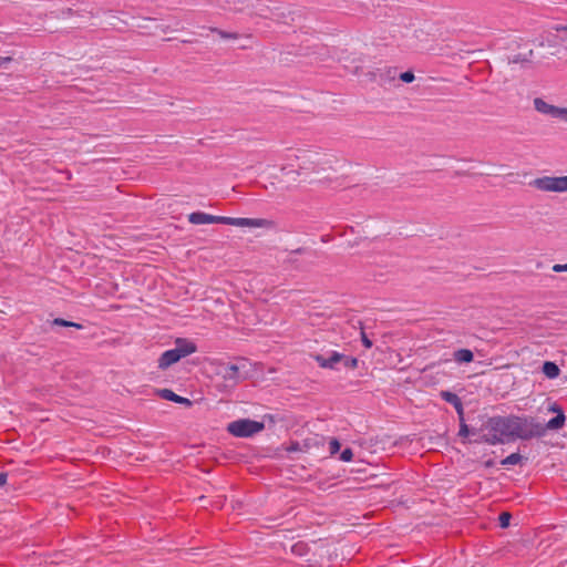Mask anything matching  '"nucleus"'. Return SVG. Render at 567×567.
Wrapping results in <instances>:
<instances>
[{
	"instance_id": "29",
	"label": "nucleus",
	"mask_w": 567,
	"mask_h": 567,
	"mask_svg": "<svg viewBox=\"0 0 567 567\" xmlns=\"http://www.w3.org/2000/svg\"><path fill=\"white\" fill-rule=\"evenodd\" d=\"M7 480H8V474L1 472L0 473V486H3L7 483Z\"/></svg>"
},
{
	"instance_id": "5",
	"label": "nucleus",
	"mask_w": 567,
	"mask_h": 567,
	"mask_svg": "<svg viewBox=\"0 0 567 567\" xmlns=\"http://www.w3.org/2000/svg\"><path fill=\"white\" fill-rule=\"evenodd\" d=\"M265 424L250 419H241L230 422L227 426L228 432L236 437H249L261 432Z\"/></svg>"
},
{
	"instance_id": "18",
	"label": "nucleus",
	"mask_w": 567,
	"mask_h": 567,
	"mask_svg": "<svg viewBox=\"0 0 567 567\" xmlns=\"http://www.w3.org/2000/svg\"><path fill=\"white\" fill-rule=\"evenodd\" d=\"M358 363H359V361H358L357 358L343 354V359L341 361V364L346 369L354 370V369L358 368Z\"/></svg>"
},
{
	"instance_id": "30",
	"label": "nucleus",
	"mask_w": 567,
	"mask_h": 567,
	"mask_svg": "<svg viewBox=\"0 0 567 567\" xmlns=\"http://www.w3.org/2000/svg\"><path fill=\"white\" fill-rule=\"evenodd\" d=\"M302 251H303V248H298V249H296L293 252H296V254H301Z\"/></svg>"
},
{
	"instance_id": "20",
	"label": "nucleus",
	"mask_w": 567,
	"mask_h": 567,
	"mask_svg": "<svg viewBox=\"0 0 567 567\" xmlns=\"http://www.w3.org/2000/svg\"><path fill=\"white\" fill-rule=\"evenodd\" d=\"M210 30H212V32L217 33L223 39H238L237 33L226 32V31L217 29V28H212Z\"/></svg>"
},
{
	"instance_id": "14",
	"label": "nucleus",
	"mask_w": 567,
	"mask_h": 567,
	"mask_svg": "<svg viewBox=\"0 0 567 567\" xmlns=\"http://www.w3.org/2000/svg\"><path fill=\"white\" fill-rule=\"evenodd\" d=\"M453 358L457 363H470L474 360V354L470 349H458L454 351Z\"/></svg>"
},
{
	"instance_id": "23",
	"label": "nucleus",
	"mask_w": 567,
	"mask_h": 567,
	"mask_svg": "<svg viewBox=\"0 0 567 567\" xmlns=\"http://www.w3.org/2000/svg\"><path fill=\"white\" fill-rule=\"evenodd\" d=\"M415 79L414 73L412 71H406L400 74V80L404 83H411Z\"/></svg>"
},
{
	"instance_id": "4",
	"label": "nucleus",
	"mask_w": 567,
	"mask_h": 567,
	"mask_svg": "<svg viewBox=\"0 0 567 567\" xmlns=\"http://www.w3.org/2000/svg\"><path fill=\"white\" fill-rule=\"evenodd\" d=\"M251 363L249 360L240 358L235 363H223L219 365L218 375L225 381L226 385L235 386L250 377Z\"/></svg>"
},
{
	"instance_id": "16",
	"label": "nucleus",
	"mask_w": 567,
	"mask_h": 567,
	"mask_svg": "<svg viewBox=\"0 0 567 567\" xmlns=\"http://www.w3.org/2000/svg\"><path fill=\"white\" fill-rule=\"evenodd\" d=\"M460 420V430L458 435L462 437H467L470 434H481L478 430L470 429L468 425L465 422L464 414L462 416H458Z\"/></svg>"
},
{
	"instance_id": "25",
	"label": "nucleus",
	"mask_w": 567,
	"mask_h": 567,
	"mask_svg": "<svg viewBox=\"0 0 567 567\" xmlns=\"http://www.w3.org/2000/svg\"><path fill=\"white\" fill-rule=\"evenodd\" d=\"M361 341H362V344L365 347V348H371L372 347V341L368 338V336L362 331L361 332Z\"/></svg>"
},
{
	"instance_id": "21",
	"label": "nucleus",
	"mask_w": 567,
	"mask_h": 567,
	"mask_svg": "<svg viewBox=\"0 0 567 567\" xmlns=\"http://www.w3.org/2000/svg\"><path fill=\"white\" fill-rule=\"evenodd\" d=\"M512 516L509 513L507 512H503L499 514V517H498V520H499V526L505 528L509 525V520H511Z\"/></svg>"
},
{
	"instance_id": "26",
	"label": "nucleus",
	"mask_w": 567,
	"mask_h": 567,
	"mask_svg": "<svg viewBox=\"0 0 567 567\" xmlns=\"http://www.w3.org/2000/svg\"><path fill=\"white\" fill-rule=\"evenodd\" d=\"M553 270L555 272H564V271H567V262L564 264V265H560V264H556L553 266Z\"/></svg>"
},
{
	"instance_id": "15",
	"label": "nucleus",
	"mask_w": 567,
	"mask_h": 567,
	"mask_svg": "<svg viewBox=\"0 0 567 567\" xmlns=\"http://www.w3.org/2000/svg\"><path fill=\"white\" fill-rule=\"evenodd\" d=\"M542 371L548 379H555L560 373L558 365L551 361L544 362Z\"/></svg>"
},
{
	"instance_id": "19",
	"label": "nucleus",
	"mask_w": 567,
	"mask_h": 567,
	"mask_svg": "<svg viewBox=\"0 0 567 567\" xmlns=\"http://www.w3.org/2000/svg\"><path fill=\"white\" fill-rule=\"evenodd\" d=\"M54 326H61V327H72V328H76V329H82L83 326L78 323V322H73V321H68V320H64L62 318H56L53 320L52 322Z\"/></svg>"
},
{
	"instance_id": "17",
	"label": "nucleus",
	"mask_w": 567,
	"mask_h": 567,
	"mask_svg": "<svg viewBox=\"0 0 567 567\" xmlns=\"http://www.w3.org/2000/svg\"><path fill=\"white\" fill-rule=\"evenodd\" d=\"M523 456L519 453H512L501 461L502 465H516L520 463Z\"/></svg>"
},
{
	"instance_id": "33",
	"label": "nucleus",
	"mask_w": 567,
	"mask_h": 567,
	"mask_svg": "<svg viewBox=\"0 0 567 567\" xmlns=\"http://www.w3.org/2000/svg\"><path fill=\"white\" fill-rule=\"evenodd\" d=\"M518 61H520V58L514 59V62H518Z\"/></svg>"
},
{
	"instance_id": "3",
	"label": "nucleus",
	"mask_w": 567,
	"mask_h": 567,
	"mask_svg": "<svg viewBox=\"0 0 567 567\" xmlns=\"http://www.w3.org/2000/svg\"><path fill=\"white\" fill-rule=\"evenodd\" d=\"M509 416L512 440H529L533 437H542L547 433L546 427H544L543 424L537 422L534 417L517 415Z\"/></svg>"
},
{
	"instance_id": "27",
	"label": "nucleus",
	"mask_w": 567,
	"mask_h": 567,
	"mask_svg": "<svg viewBox=\"0 0 567 567\" xmlns=\"http://www.w3.org/2000/svg\"><path fill=\"white\" fill-rule=\"evenodd\" d=\"M556 32H567V24H557L554 27Z\"/></svg>"
},
{
	"instance_id": "8",
	"label": "nucleus",
	"mask_w": 567,
	"mask_h": 567,
	"mask_svg": "<svg viewBox=\"0 0 567 567\" xmlns=\"http://www.w3.org/2000/svg\"><path fill=\"white\" fill-rule=\"evenodd\" d=\"M534 107L537 112L542 114H547L553 117L560 118L567 123V107H559L551 104H548L540 97H536L534 100Z\"/></svg>"
},
{
	"instance_id": "32",
	"label": "nucleus",
	"mask_w": 567,
	"mask_h": 567,
	"mask_svg": "<svg viewBox=\"0 0 567 567\" xmlns=\"http://www.w3.org/2000/svg\"><path fill=\"white\" fill-rule=\"evenodd\" d=\"M518 61H520V58L514 59V62H518Z\"/></svg>"
},
{
	"instance_id": "11",
	"label": "nucleus",
	"mask_w": 567,
	"mask_h": 567,
	"mask_svg": "<svg viewBox=\"0 0 567 567\" xmlns=\"http://www.w3.org/2000/svg\"><path fill=\"white\" fill-rule=\"evenodd\" d=\"M181 359V354H178L175 349H169L161 354L158 359V368L165 370L172 364L178 362Z\"/></svg>"
},
{
	"instance_id": "12",
	"label": "nucleus",
	"mask_w": 567,
	"mask_h": 567,
	"mask_svg": "<svg viewBox=\"0 0 567 567\" xmlns=\"http://www.w3.org/2000/svg\"><path fill=\"white\" fill-rule=\"evenodd\" d=\"M157 394L159 395V398H162L164 400L172 401V402L183 404L186 406H190L193 404L189 399L181 396L169 389L157 390Z\"/></svg>"
},
{
	"instance_id": "13",
	"label": "nucleus",
	"mask_w": 567,
	"mask_h": 567,
	"mask_svg": "<svg viewBox=\"0 0 567 567\" xmlns=\"http://www.w3.org/2000/svg\"><path fill=\"white\" fill-rule=\"evenodd\" d=\"M441 398L452 404L454 406V409L456 410V413L458 416H462L463 413H464V408H463V403H462V400L458 398L457 394L453 393V392H450V391H442L441 392Z\"/></svg>"
},
{
	"instance_id": "28",
	"label": "nucleus",
	"mask_w": 567,
	"mask_h": 567,
	"mask_svg": "<svg viewBox=\"0 0 567 567\" xmlns=\"http://www.w3.org/2000/svg\"><path fill=\"white\" fill-rule=\"evenodd\" d=\"M12 61L11 56H0V66H3Z\"/></svg>"
},
{
	"instance_id": "31",
	"label": "nucleus",
	"mask_w": 567,
	"mask_h": 567,
	"mask_svg": "<svg viewBox=\"0 0 567 567\" xmlns=\"http://www.w3.org/2000/svg\"><path fill=\"white\" fill-rule=\"evenodd\" d=\"M300 168H302V169H309V167H307V166H305V165H303V166H300Z\"/></svg>"
},
{
	"instance_id": "2",
	"label": "nucleus",
	"mask_w": 567,
	"mask_h": 567,
	"mask_svg": "<svg viewBox=\"0 0 567 567\" xmlns=\"http://www.w3.org/2000/svg\"><path fill=\"white\" fill-rule=\"evenodd\" d=\"M480 440L476 442L487 443L489 445L504 444L512 441L511 416L488 417L478 429Z\"/></svg>"
},
{
	"instance_id": "22",
	"label": "nucleus",
	"mask_w": 567,
	"mask_h": 567,
	"mask_svg": "<svg viewBox=\"0 0 567 567\" xmlns=\"http://www.w3.org/2000/svg\"><path fill=\"white\" fill-rule=\"evenodd\" d=\"M353 458V451L350 447L344 449L340 454V460L343 462H350Z\"/></svg>"
},
{
	"instance_id": "9",
	"label": "nucleus",
	"mask_w": 567,
	"mask_h": 567,
	"mask_svg": "<svg viewBox=\"0 0 567 567\" xmlns=\"http://www.w3.org/2000/svg\"><path fill=\"white\" fill-rule=\"evenodd\" d=\"M547 410H548V412L556 413V416L551 417L546 424H543V426L546 427V432L548 430L557 431V430H560L561 427H564L566 416H565V413H564L563 409L560 408V405H558L556 402H554V403L549 404Z\"/></svg>"
},
{
	"instance_id": "7",
	"label": "nucleus",
	"mask_w": 567,
	"mask_h": 567,
	"mask_svg": "<svg viewBox=\"0 0 567 567\" xmlns=\"http://www.w3.org/2000/svg\"><path fill=\"white\" fill-rule=\"evenodd\" d=\"M310 357L322 369L338 370L339 369L338 364H341V361L343 359V353L332 350L324 354H321V353L310 354Z\"/></svg>"
},
{
	"instance_id": "10",
	"label": "nucleus",
	"mask_w": 567,
	"mask_h": 567,
	"mask_svg": "<svg viewBox=\"0 0 567 567\" xmlns=\"http://www.w3.org/2000/svg\"><path fill=\"white\" fill-rule=\"evenodd\" d=\"M174 349L178 352V354H181L182 359L197 351L196 344L193 341L184 338L176 339Z\"/></svg>"
},
{
	"instance_id": "6",
	"label": "nucleus",
	"mask_w": 567,
	"mask_h": 567,
	"mask_svg": "<svg viewBox=\"0 0 567 567\" xmlns=\"http://www.w3.org/2000/svg\"><path fill=\"white\" fill-rule=\"evenodd\" d=\"M530 186L542 192H567V176H543L529 183Z\"/></svg>"
},
{
	"instance_id": "1",
	"label": "nucleus",
	"mask_w": 567,
	"mask_h": 567,
	"mask_svg": "<svg viewBox=\"0 0 567 567\" xmlns=\"http://www.w3.org/2000/svg\"><path fill=\"white\" fill-rule=\"evenodd\" d=\"M188 221L193 225L223 224L238 227L272 228L274 221L265 218H243L215 216L204 212H194L188 215Z\"/></svg>"
},
{
	"instance_id": "24",
	"label": "nucleus",
	"mask_w": 567,
	"mask_h": 567,
	"mask_svg": "<svg viewBox=\"0 0 567 567\" xmlns=\"http://www.w3.org/2000/svg\"><path fill=\"white\" fill-rule=\"evenodd\" d=\"M340 442L337 440V439H332L330 442H329V451L331 454H336L339 452L340 450Z\"/></svg>"
}]
</instances>
